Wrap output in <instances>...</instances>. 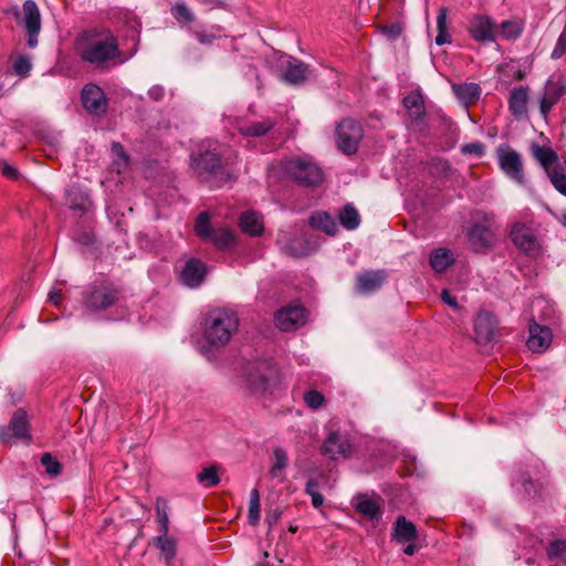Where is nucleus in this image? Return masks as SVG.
<instances>
[{
  "instance_id": "nucleus-1",
  "label": "nucleus",
  "mask_w": 566,
  "mask_h": 566,
  "mask_svg": "<svg viewBox=\"0 0 566 566\" xmlns=\"http://www.w3.org/2000/svg\"><path fill=\"white\" fill-rule=\"evenodd\" d=\"M234 365L241 387L251 396L261 397L272 392L281 382V373L271 358L240 356Z\"/></svg>"
},
{
  "instance_id": "nucleus-2",
  "label": "nucleus",
  "mask_w": 566,
  "mask_h": 566,
  "mask_svg": "<svg viewBox=\"0 0 566 566\" xmlns=\"http://www.w3.org/2000/svg\"><path fill=\"white\" fill-rule=\"evenodd\" d=\"M81 61L97 70H108L117 63L122 52L118 40L109 30H86L76 41Z\"/></svg>"
},
{
  "instance_id": "nucleus-3",
  "label": "nucleus",
  "mask_w": 566,
  "mask_h": 566,
  "mask_svg": "<svg viewBox=\"0 0 566 566\" xmlns=\"http://www.w3.org/2000/svg\"><path fill=\"white\" fill-rule=\"evenodd\" d=\"M190 166L200 181L220 188L233 180L232 174L222 164V157L213 150H198L190 155Z\"/></svg>"
},
{
  "instance_id": "nucleus-4",
  "label": "nucleus",
  "mask_w": 566,
  "mask_h": 566,
  "mask_svg": "<svg viewBox=\"0 0 566 566\" xmlns=\"http://www.w3.org/2000/svg\"><path fill=\"white\" fill-rule=\"evenodd\" d=\"M239 327L238 315L228 310L211 312L203 323V337L214 348L226 346Z\"/></svg>"
},
{
  "instance_id": "nucleus-5",
  "label": "nucleus",
  "mask_w": 566,
  "mask_h": 566,
  "mask_svg": "<svg viewBox=\"0 0 566 566\" xmlns=\"http://www.w3.org/2000/svg\"><path fill=\"white\" fill-rule=\"evenodd\" d=\"M123 293V287L112 281H94L82 293V306L88 313H101L116 305Z\"/></svg>"
},
{
  "instance_id": "nucleus-6",
  "label": "nucleus",
  "mask_w": 566,
  "mask_h": 566,
  "mask_svg": "<svg viewBox=\"0 0 566 566\" xmlns=\"http://www.w3.org/2000/svg\"><path fill=\"white\" fill-rule=\"evenodd\" d=\"M284 171L289 178L305 188H317L324 180L321 167L304 158H292L284 165Z\"/></svg>"
},
{
  "instance_id": "nucleus-7",
  "label": "nucleus",
  "mask_w": 566,
  "mask_h": 566,
  "mask_svg": "<svg viewBox=\"0 0 566 566\" xmlns=\"http://www.w3.org/2000/svg\"><path fill=\"white\" fill-rule=\"evenodd\" d=\"M31 426L28 412L23 408H18L7 426H0V442L2 444H12L14 440H20L27 444L32 441L30 432Z\"/></svg>"
},
{
  "instance_id": "nucleus-8",
  "label": "nucleus",
  "mask_w": 566,
  "mask_h": 566,
  "mask_svg": "<svg viewBox=\"0 0 566 566\" xmlns=\"http://www.w3.org/2000/svg\"><path fill=\"white\" fill-rule=\"evenodd\" d=\"M308 319V310L300 302L292 301L274 313L275 326L282 332H293L303 327Z\"/></svg>"
},
{
  "instance_id": "nucleus-9",
  "label": "nucleus",
  "mask_w": 566,
  "mask_h": 566,
  "mask_svg": "<svg viewBox=\"0 0 566 566\" xmlns=\"http://www.w3.org/2000/svg\"><path fill=\"white\" fill-rule=\"evenodd\" d=\"M336 137L337 148L343 154L355 155L364 137L363 126L356 119L345 118L336 127Z\"/></svg>"
},
{
  "instance_id": "nucleus-10",
  "label": "nucleus",
  "mask_w": 566,
  "mask_h": 566,
  "mask_svg": "<svg viewBox=\"0 0 566 566\" xmlns=\"http://www.w3.org/2000/svg\"><path fill=\"white\" fill-rule=\"evenodd\" d=\"M510 238L515 248L523 254L536 259L542 253V245L535 234V230L531 227L517 222L512 226Z\"/></svg>"
},
{
  "instance_id": "nucleus-11",
  "label": "nucleus",
  "mask_w": 566,
  "mask_h": 566,
  "mask_svg": "<svg viewBox=\"0 0 566 566\" xmlns=\"http://www.w3.org/2000/svg\"><path fill=\"white\" fill-rule=\"evenodd\" d=\"M15 20L23 24L28 35V46L33 49L38 45V35L41 30V14L38 4L33 0H25L22 4L21 13L15 10Z\"/></svg>"
},
{
  "instance_id": "nucleus-12",
  "label": "nucleus",
  "mask_w": 566,
  "mask_h": 566,
  "mask_svg": "<svg viewBox=\"0 0 566 566\" xmlns=\"http://www.w3.org/2000/svg\"><path fill=\"white\" fill-rule=\"evenodd\" d=\"M474 339L479 345L495 342L500 336L499 319L489 311L480 310L474 317Z\"/></svg>"
},
{
  "instance_id": "nucleus-13",
  "label": "nucleus",
  "mask_w": 566,
  "mask_h": 566,
  "mask_svg": "<svg viewBox=\"0 0 566 566\" xmlns=\"http://www.w3.org/2000/svg\"><path fill=\"white\" fill-rule=\"evenodd\" d=\"M467 31L479 43L495 41L497 28L493 19L485 14H474L469 18Z\"/></svg>"
},
{
  "instance_id": "nucleus-14",
  "label": "nucleus",
  "mask_w": 566,
  "mask_h": 566,
  "mask_svg": "<svg viewBox=\"0 0 566 566\" xmlns=\"http://www.w3.org/2000/svg\"><path fill=\"white\" fill-rule=\"evenodd\" d=\"M497 158L500 168L504 174L517 184L524 185L525 176L520 154L509 146H500L497 148Z\"/></svg>"
},
{
  "instance_id": "nucleus-15",
  "label": "nucleus",
  "mask_w": 566,
  "mask_h": 566,
  "mask_svg": "<svg viewBox=\"0 0 566 566\" xmlns=\"http://www.w3.org/2000/svg\"><path fill=\"white\" fill-rule=\"evenodd\" d=\"M349 439L338 431H331L321 447V453L332 460L339 457L348 458L352 453Z\"/></svg>"
},
{
  "instance_id": "nucleus-16",
  "label": "nucleus",
  "mask_w": 566,
  "mask_h": 566,
  "mask_svg": "<svg viewBox=\"0 0 566 566\" xmlns=\"http://www.w3.org/2000/svg\"><path fill=\"white\" fill-rule=\"evenodd\" d=\"M83 107L93 115H103L107 112V97L96 84H86L81 92Z\"/></svg>"
},
{
  "instance_id": "nucleus-17",
  "label": "nucleus",
  "mask_w": 566,
  "mask_h": 566,
  "mask_svg": "<svg viewBox=\"0 0 566 566\" xmlns=\"http://www.w3.org/2000/svg\"><path fill=\"white\" fill-rule=\"evenodd\" d=\"M64 198L69 209L78 217L90 212L94 206L90 193L77 184L65 190Z\"/></svg>"
},
{
  "instance_id": "nucleus-18",
  "label": "nucleus",
  "mask_w": 566,
  "mask_h": 566,
  "mask_svg": "<svg viewBox=\"0 0 566 566\" xmlns=\"http://www.w3.org/2000/svg\"><path fill=\"white\" fill-rule=\"evenodd\" d=\"M528 332L530 336L526 345L530 350L534 354H539L548 348L553 337V333L549 327L537 324L533 318L530 322Z\"/></svg>"
},
{
  "instance_id": "nucleus-19",
  "label": "nucleus",
  "mask_w": 566,
  "mask_h": 566,
  "mask_svg": "<svg viewBox=\"0 0 566 566\" xmlns=\"http://www.w3.org/2000/svg\"><path fill=\"white\" fill-rule=\"evenodd\" d=\"M208 273L207 265L197 258L189 259L181 273V282L189 287H198L205 280Z\"/></svg>"
},
{
  "instance_id": "nucleus-20",
  "label": "nucleus",
  "mask_w": 566,
  "mask_h": 566,
  "mask_svg": "<svg viewBox=\"0 0 566 566\" xmlns=\"http://www.w3.org/2000/svg\"><path fill=\"white\" fill-rule=\"evenodd\" d=\"M385 270L365 271L356 277V290L361 294H370L378 291L387 280Z\"/></svg>"
},
{
  "instance_id": "nucleus-21",
  "label": "nucleus",
  "mask_w": 566,
  "mask_h": 566,
  "mask_svg": "<svg viewBox=\"0 0 566 566\" xmlns=\"http://www.w3.org/2000/svg\"><path fill=\"white\" fill-rule=\"evenodd\" d=\"M493 232L484 224H474L469 233V244L472 251L480 253L489 250L493 242Z\"/></svg>"
},
{
  "instance_id": "nucleus-22",
  "label": "nucleus",
  "mask_w": 566,
  "mask_h": 566,
  "mask_svg": "<svg viewBox=\"0 0 566 566\" xmlns=\"http://www.w3.org/2000/svg\"><path fill=\"white\" fill-rule=\"evenodd\" d=\"M566 94V86L560 83L547 82L545 92L539 102V112L547 118L551 109Z\"/></svg>"
},
{
  "instance_id": "nucleus-23",
  "label": "nucleus",
  "mask_w": 566,
  "mask_h": 566,
  "mask_svg": "<svg viewBox=\"0 0 566 566\" xmlns=\"http://www.w3.org/2000/svg\"><path fill=\"white\" fill-rule=\"evenodd\" d=\"M528 92V86L514 87L510 92L509 109L515 119H521L527 113Z\"/></svg>"
},
{
  "instance_id": "nucleus-24",
  "label": "nucleus",
  "mask_w": 566,
  "mask_h": 566,
  "mask_svg": "<svg viewBox=\"0 0 566 566\" xmlns=\"http://www.w3.org/2000/svg\"><path fill=\"white\" fill-rule=\"evenodd\" d=\"M317 249L315 240L306 234L292 238L284 247V251L293 258H305Z\"/></svg>"
},
{
  "instance_id": "nucleus-25",
  "label": "nucleus",
  "mask_w": 566,
  "mask_h": 566,
  "mask_svg": "<svg viewBox=\"0 0 566 566\" xmlns=\"http://www.w3.org/2000/svg\"><path fill=\"white\" fill-rule=\"evenodd\" d=\"M418 537L419 535L415 523L408 521L403 515L397 516L391 538L397 543H410L417 541Z\"/></svg>"
},
{
  "instance_id": "nucleus-26",
  "label": "nucleus",
  "mask_w": 566,
  "mask_h": 566,
  "mask_svg": "<svg viewBox=\"0 0 566 566\" xmlns=\"http://www.w3.org/2000/svg\"><path fill=\"white\" fill-rule=\"evenodd\" d=\"M402 104L408 112L412 123H419L424 119L426 106L420 91H412L403 97Z\"/></svg>"
},
{
  "instance_id": "nucleus-27",
  "label": "nucleus",
  "mask_w": 566,
  "mask_h": 566,
  "mask_svg": "<svg viewBox=\"0 0 566 566\" xmlns=\"http://www.w3.org/2000/svg\"><path fill=\"white\" fill-rule=\"evenodd\" d=\"M355 510L369 521H378L382 516V509L379 501L363 494L357 496Z\"/></svg>"
},
{
  "instance_id": "nucleus-28",
  "label": "nucleus",
  "mask_w": 566,
  "mask_h": 566,
  "mask_svg": "<svg viewBox=\"0 0 566 566\" xmlns=\"http://www.w3.org/2000/svg\"><path fill=\"white\" fill-rule=\"evenodd\" d=\"M153 544L159 551L164 557L166 566H172L174 559L177 555V541L169 533H160L158 536L153 538Z\"/></svg>"
},
{
  "instance_id": "nucleus-29",
  "label": "nucleus",
  "mask_w": 566,
  "mask_h": 566,
  "mask_svg": "<svg viewBox=\"0 0 566 566\" xmlns=\"http://www.w3.org/2000/svg\"><path fill=\"white\" fill-rule=\"evenodd\" d=\"M241 231L249 237H260L264 232L262 217L255 211H245L239 218Z\"/></svg>"
},
{
  "instance_id": "nucleus-30",
  "label": "nucleus",
  "mask_w": 566,
  "mask_h": 566,
  "mask_svg": "<svg viewBox=\"0 0 566 566\" xmlns=\"http://www.w3.org/2000/svg\"><path fill=\"white\" fill-rule=\"evenodd\" d=\"M452 91L467 106L475 104L481 96V87L476 83L452 84Z\"/></svg>"
},
{
  "instance_id": "nucleus-31",
  "label": "nucleus",
  "mask_w": 566,
  "mask_h": 566,
  "mask_svg": "<svg viewBox=\"0 0 566 566\" xmlns=\"http://www.w3.org/2000/svg\"><path fill=\"white\" fill-rule=\"evenodd\" d=\"M308 224L313 229L322 230L329 235H334L338 230L334 218L324 211L313 212L308 218Z\"/></svg>"
},
{
  "instance_id": "nucleus-32",
  "label": "nucleus",
  "mask_w": 566,
  "mask_h": 566,
  "mask_svg": "<svg viewBox=\"0 0 566 566\" xmlns=\"http://www.w3.org/2000/svg\"><path fill=\"white\" fill-rule=\"evenodd\" d=\"M533 155L536 160L542 165L547 175L557 169L555 166L558 161V156L555 150L549 147L534 145Z\"/></svg>"
},
{
  "instance_id": "nucleus-33",
  "label": "nucleus",
  "mask_w": 566,
  "mask_h": 566,
  "mask_svg": "<svg viewBox=\"0 0 566 566\" xmlns=\"http://www.w3.org/2000/svg\"><path fill=\"white\" fill-rule=\"evenodd\" d=\"M307 65L303 62L294 60L293 62H289L283 78L285 82L294 85L302 84L305 82L307 77Z\"/></svg>"
},
{
  "instance_id": "nucleus-34",
  "label": "nucleus",
  "mask_w": 566,
  "mask_h": 566,
  "mask_svg": "<svg viewBox=\"0 0 566 566\" xmlns=\"http://www.w3.org/2000/svg\"><path fill=\"white\" fill-rule=\"evenodd\" d=\"M276 126V120L265 118L261 122H253L249 125L241 126L239 133L244 137H261L266 135Z\"/></svg>"
},
{
  "instance_id": "nucleus-35",
  "label": "nucleus",
  "mask_w": 566,
  "mask_h": 566,
  "mask_svg": "<svg viewBox=\"0 0 566 566\" xmlns=\"http://www.w3.org/2000/svg\"><path fill=\"white\" fill-rule=\"evenodd\" d=\"M454 262L452 253L444 249V248H438L434 249L429 258L430 266L437 272V273H443L450 268Z\"/></svg>"
},
{
  "instance_id": "nucleus-36",
  "label": "nucleus",
  "mask_w": 566,
  "mask_h": 566,
  "mask_svg": "<svg viewBox=\"0 0 566 566\" xmlns=\"http://www.w3.org/2000/svg\"><path fill=\"white\" fill-rule=\"evenodd\" d=\"M448 13L449 9L447 7H440L437 15V30L438 34L436 36V44L443 45L450 44L452 42L451 34L448 29Z\"/></svg>"
},
{
  "instance_id": "nucleus-37",
  "label": "nucleus",
  "mask_w": 566,
  "mask_h": 566,
  "mask_svg": "<svg viewBox=\"0 0 566 566\" xmlns=\"http://www.w3.org/2000/svg\"><path fill=\"white\" fill-rule=\"evenodd\" d=\"M208 240L219 250H227L235 245V235L228 228L213 229Z\"/></svg>"
},
{
  "instance_id": "nucleus-38",
  "label": "nucleus",
  "mask_w": 566,
  "mask_h": 566,
  "mask_svg": "<svg viewBox=\"0 0 566 566\" xmlns=\"http://www.w3.org/2000/svg\"><path fill=\"white\" fill-rule=\"evenodd\" d=\"M155 510H156V521H157V524H158V533H169V525H170V522H169V516H168V513H169V505H168V501L163 497V496H158L156 499V503H155Z\"/></svg>"
},
{
  "instance_id": "nucleus-39",
  "label": "nucleus",
  "mask_w": 566,
  "mask_h": 566,
  "mask_svg": "<svg viewBox=\"0 0 566 566\" xmlns=\"http://www.w3.org/2000/svg\"><path fill=\"white\" fill-rule=\"evenodd\" d=\"M340 224L347 230H355L360 224V216L353 203H346L338 214Z\"/></svg>"
},
{
  "instance_id": "nucleus-40",
  "label": "nucleus",
  "mask_w": 566,
  "mask_h": 566,
  "mask_svg": "<svg viewBox=\"0 0 566 566\" xmlns=\"http://www.w3.org/2000/svg\"><path fill=\"white\" fill-rule=\"evenodd\" d=\"M213 228L210 223V214L207 211H201L196 221H195V232L196 234L203 239L208 240L209 237L212 234Z\"/></svg>"
},
{
  "instance_id": "nucleus-41",
  "label": "nucleus",
  "mask_w": 566,
  "mask_h": 566,
  "mask_svg": "<svg viewBox=\"0 0 566 566\" xmlns=\"http://www.w3.org/2000/svg\"><path fill=\"white\" fill-rule=\"evenodd\" d=\"M516 482L520 483L524 490V493L528 497H535L539 495L541 488L536 484L525 471H520Z\"/></svg>"
},
{
  "instance_id": "nucleus-42",
  "label": "nucleus",
  "mask_w": 566,
  "mask_h": 566,
  "mask_svg": "<svg viewBox=\"0 0 566 566\" xmlns=\"http://www.w3.org/2000/svg\"><path fill=\"white\" fill-rule=\"evenodd\" d=\"M549 560L566 559V539H555L546 547Z\"/></svg>"
},
{
  "instance_id": "nucleus-43",
  "label": "nucleus",
  "mask_w": 566,
  "mask_h": 566,
  "mask_svg": "<svg viewBox=\"0 0 566 566\" xmlns=\"http://www.w3.org/2000/svg\"><path fill=\"white\" fill-rule=\"evenodd\" d=\"M248 520L251 525H256L260 520V493L253 489L250 493Z\"/></svg>"
},
{
  "instance_id": "nucleus-44",
  "label": "nucleus",
  "mask_w": 566,
  "mask_h": 566,
  "mask_svg": "<svg viewBox=\"0 0 566 566\" xmlns=\"http://www.w3.org/2000/svg\"><path fill=\"white\" fill-rule=\"evenodd\" d=\"M171 14L175 20L182 25L191 23L195 20L192 12L182 2H178L171 8Z\"/></svg>"
},
{
  "instance_id": "nucleus-45",
  "label": "nucleus",
  "mask_w": 566,
  "mask_h": 566,
  "mask_svg": "<svg viewBox=\"0 0 566 566\" xmlns=\"http://www.w3.org/2000/svg\"><path fill=\"white\" fill-rule=\"evenodd\" d=\"M198 481L207 488H212L219 484L220 479L218 475L217 467L211 465L205 468L198 473Z\"/></svg>"
},
{
  "instance_id": "nucleus-46",
  "label": "nucleus",
  "mask_w": 566,
  "mask_h": 566,
  "mask_svg": "<svg viewBox=\"0 0 566 566\" xmlns=\"http://www.w3.org/2000/svg\"><path fill=\"white\" fill-rule=\"evenodd\" d=\"M500 33L507 40H514L521 35L522 29L518 23L507 20L501 23Z\"/></svg>"
},
{
  "instance_id": "nucleus-47",
  "label": "nucleus",
  "mask_w": 566,
  "mask_h": 566,
  "mask_svg": "<svg viewBox=\"0 0 566 566\" xmlns=\"http://www.w3.org/2000/svg\"><path fill=\"white\" fill-rule=\"evenodd\" d=\"M41 464L44 467L45 472L50 475L55 476L62 472V464L49 452L42 454Z\"/></svg>"
},
{
  "instance_id": "nucleus-48",
  "label": "nucleus",
  "mask_w": 566,
  "mask_h": 566,
  "mask_svg": "<svg viewBox=\"0 0 566 566\" xmlns=\"http://www.w3.org/2000/svg\"><path fill=\"white\" fill-rule=\"evenodd\" d=\"M304 402L311 409H318L325 402L324 395L318 390H308L303 395Z\"/></svg>"
},
{
  "instance_id": "nucleus-49",
  "label": "nucleus",
  "mask_w": 566,
  "mask_h": 566,
  "mask_svg": "<svg viewBox=\"0 0 566 566\" xmlns=\"http://www.w3.org/2000/svg\"><path fill=\"white\" fill-rule=\"evenodd\" d=\"M548 177L555 189L562 195L566 196V174L563 171V169L557 168L553 172H549Z\"/></svg>"
},
{
  "instance_id": "nucleus-50",
  "label": "nucleus",
  "mask_w": 566,
  "mask_h": 566,
  "mask_svg": "<svg viewBox=\"0 0 566 566\" xmlns=\"http://www.w3.org/2000/svg\"><path fill=\"white\" fill-rule=\"evenodd\" d=\"M273 455L274 464L271 469V473L275 475L276 472L283 470L287 465L289 459L286 452L282 448H275L273 451Z\"/></svg>"
},
{
  "instance_id": "nucleus-51",
  "label": "nucleus",
  "mask_w": 566,
  "mask_h": 566,
  "mask_svg": "<svg viewBox=\"0 0 566 566\" xmlns=\"http://www.w3.org/2000/svg\"><path fill=\"white\" fill-rule=\"evenodd\" d=\"M14 72L20 76H27L31 71L30 59L25 55H20L13 63Z\"/></svg>"
},
{
  "instance_id": "nucleus-52",
  "label": "nucleus",
  "mask_w": 566,
  "mask_h": 566,
  "mask_svg": "<svg viewBox=\"0 0 566 566\" xmlns=\"http://www.w3.org/2000/svg\"><path fill=\"white\" fill-rule=\"evenodd\" d=\"M461 153L464 155H475L476 157H482L485 153V147L480 142L470 143L461 147Z\"/></svg>"
},
{
  "instance_id": "nucleus-53",
  "label": "nucleus",
  "mask_w": 566,
  "mask_h": 566,
  "mask_svg": "<svg viewBox=\"0 0 566 566\" xmlns=\"http://www.w3.org/2000/svg\"><path fill=\"white\" fill-rule=\"evenodd\" d=\"M112 153L114 155V159L120 160L124 165H129V156L125 151L123 145L118 142H113L111 145Z\"/></svg>"
},
{
  "instance_id": "nucleus-54",
  "label": "nucleus",
  "mask_w": 566,
  "mask_h": 566,
  "mask_svg": "<svg viewBox=\"0 0 566 566\" xmlns=\"http://www.w3.org/2000/svg\"><path fill=\"white\" fill-rule=\"evenodd\" d=\"M0 169L2 175L10 180H18L20 177L19 170L7 161H0Z\"/></svg>"
},
{
  "instance_id": "nucleus-55",
  "label": "nucleus",
  "mask_w": 566,
  "mask_h": 566,
  "mask_svg": "<svg viewBox=\"0 0 566 566\" xmlns=\"http://www.w3.org/2000/svg\"><path fill=\"white\" fill-rule=\"evenodd\" d=\"M402 25L400 22H395L389 25L382 27V32L388 35L389 39H397L402 33Z\"/></svg>"
},
{
  "instance_id": "nucleus-56",
  "label": "nucleus",
  "mask_w": 566,
  "mask_h": 566,
  "mask_svg": "<svg viewBox=\"0 0 566 566\" xmlns=\"http://www.w3.org/2000/svg\"><path fill=\"white\" fill-rule=\"evenodd\" d=\"M193 34L199 41V43L205 45L211 44L217 39V35L209 33L205 30H195Z\"/></svg>"
},
{
  "instance_id": "nucleus-57",
  "label": "nucleus",
  "mask_w": 566,
  "mask_h": 566,
  "mask_svg": "<svg viewBox=\"0 0 566 566\" xmlns=\"http://www.w3.org/2000/svg\"><path fill=\"white\" fill-rule=\"evenodd\" d=\"M326 475L324 473H319L317 478H310L305 484V493L312 494L314 492H318L319 489V481L318 479H325Z\"/></svg>"
},
{
  "instance_id": "nucleus-58",
  "label": "nucleus",
  "mask_w": 566,
  "mask_h": 566,
  "mask_svg": "<svg viewBox=\"0 0 566 566\" xmlns=\"http://www.w3.org/2000/svg\"><path fill=\"white\" fill-rule=\"evenodd\" d=\"M282 515V512L280 509H273L269 510L265 515V522L268 523L269 527H273L277 521L280 520Z\"/></svg>"
},
{
  "instance_id": "nucleus-59",
  "label": "nucleus",
  "mask_w": 566,
  "mask_h": 566,
  "mask_svg": "<svg viewBox=\"0 0 566 566\" xmlns=\"http://www.w3.org/2000/svg\"><path fill=\"white\" fill-rule=\"evenodd\" d=\"M442 301L451 307L459 308L458 300L454 295H452L448 290H443L441 292Z\"/></svg>"
},
{
  "instance_id": "nucleus-60",
  "label": "nucleus",
  "mask_w": 566,
  "mask_h": 566,
  "mask_svg": "<svg viewBox=\"0 0 566 566\" xmlns=\"http://www.w3.org/2000/svg\"><path fill=\"white\" fill-rule=\"evenodd\" d=\"M165 95V91L161 86L159 85H156V86H153L149 91H148V96L153 99V101H156V102H159L163 99Z\"/></svg>"
},
{
  "instance_id": "nucleus-61",
  "label": "nucleus",
  "mask_w": 566,
  "mask_h": 566,
  "mask_svg": "<svg viewBox=\"0 0 566 566\" xmlns=\"http://www.w3.org/2000/svg\"><path fill=\"white\" fill-rule=\"evenodd\" d=\"M77 242H80L83 245H92L95 242L94 234L91 232H83L78 235L76 239Z\"/></svg>"
},
{
  "instance_id": "nucleus-62",
  "label": "nucleus",
  "mask_w": 566,
  "mask_h": 566,
  "mask_svg": "<svg viewBox=\"0 0 566 566\" xmlns=\"http://www.w3.org/2000/svg\"><path fill=\"white\" fill-rule=\"evenodd\" d=\"M312 499V505L315 509H319L324 503V496L319 492H314L312 494H308Z\"/></svg>"
},
{
  "instance_id": "nucleus-63",
  "label": "nucleus",
  "mask_w": 566,
  "mask_h": 566,
  "mask_svg": "<svg viewBox=\"0 0 566 566\" xmlns=\"http://www.w3.org/2000/svg\"><path fill=\"white\" fill-rule=\"evenodd\" d=\"M49 298L50 301L54 304V305H60L62 298H63V294L61 291H52L50 294H49Z\"/></svg>"
},
{
  "instance_id": "nucleus-64",
  "label": "nucleus",
  "mask_w": 566,
  "mask_h": 566,
  "mask_svg": "<svg viewBox=\"0 0 566 566\" xmlns=\"http://www.w3.org/2000/svg\"><path fill=\"white\" fill-rule=\"evenodd\" d=\"M127 167H128V165H124L120 163V160H117V159H114L112 163V169H113V171H116L117 174H120Z\"/></svg>"
}]
</instances>
